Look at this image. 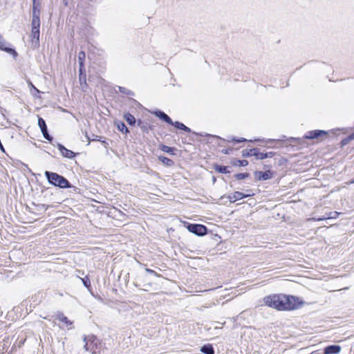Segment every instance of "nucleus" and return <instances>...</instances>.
Segmentation results:
<instances>
[{
  "label": "nucleus",
  "instance_id": "bb28decb",
  "mask_svg": "<svg viewBox=\"0 0 354 354\" xmlns=\"http://www.w3.org/2000/svg\"><path fill=\"white\" fill-rule=\"evenodd\" d=\"M237 162H238L237 165L242 166V167H245V166L248 165V162L245 160H238Z\"/></svg>",
  "mask_w": 354,
  "mask_h": 354
},
{
  "label": "nucleus",
  "instance_id": "58836bf2",
  "mask_svg": "<svg viewBox=\"0 0 354 354\" xmlns=\"http://www.w3.org/2000/svg\"><path fill=\"white\" fill-rule=\"evenodd\" d=\"M220 328L219 326H215V328Z\"/></svg>",
  "mask_w": 354,
  "mask_h": 354
},
{
  "label": "nucleus",
  "instance_id": "c756f323",
  "mask_svg": "<svg viewBox=\"0 0 354 354\" xmlns=\"http://www.w3.org/2000/svg\"><path fill=\"white\" fill-rule=\"evenodd\" d=\"M234 141L236 142H245V141H247L246 139L245 138H241V140H236V139H233Z\"/></svg>",
  "mask_w": 354,
  "mask_h": 354
},
{
  "label": "nucleus",
  "instance_id": "1a4fd4ad",
  "mask_svg": "<svg viewBox=\"0 0 354 354\" xmlns=\"http://www.w3.org/2000/svg\"><path fill=\"white\" fill-rule=\"evenodd\" d=\"M342 348L338 345H331L324 348V354H338L340 353Z\"/></svg>",
  "mask_w": 354,
  "mask_h": 354
},
{
  "label": "nucleus",
  "instance_id": "cd10ccee",
  "mask_svg": "<svg viewBox=\"0 0 354 354\" xmlns=\"http://www.w3.org/2000/svg\"><path fill=\"white\" fill-rule=\"evenodd\" d=\"M248 174H239L236 175V178H237V179L241 180V179H243V178L248 177Z\"/></svg>",
  "mask_w": 354,
  "mask_h": 354
},
{
  "label": "nucleus",
  "instance_id": "4c0bfd02",
  "mask_svg": "<svg viewBox=\"0 0 354 354\" xmlns=\"http://www.w3.org/2000/svg\"><path fill=\"white\" fill-rule=\"evenodd\" d=\"M86 136L87 138V140H89V138L88 137V136L86 135Z\"/></svg>",
  "mask_w": 354,
  "mask_h": 354
},
{
  "label": "nucleus",
  "instance_id": "c85d7f7f",
  "mask_svg": "<svg viewBox=\"0 0 354 354\" xmlns=\"http://www.w3.org/2000/svg\"><path fill=\"white\" fill-rule=\"evenodd\" d=\"M253 152H250V151H243V156H251V154Z\"/></svg>",
  "mask_w": 354,
  "mask_h": 354
},
{
  "label": "nucleus",
  "instance_id": "ddd939ff",
  "mask_svg": "<svg viewBox=\"0 0 354 354\" xmlns=\"http://www.w3.org/2000/svg\"><path fill=\"white\" fill-rule=\"evenodd\" d=\"M250 152H253L251 156H254L257 159L263 160L267 158V155L265 153L259 152L256 149H250Z\"/></svg>",
  "mask_w": 354,
  "mask_h": 354
},
{
  "label": "nucleus",
  "instance_id": "f03ea898",
  "mask_svg": "<svg viewBox=\"0 0 354 354\" xmlns=\"http://www.w3.org/2000/svg\"><path fill=\"white\" fill-rule=\"evenodd\" d=\"M45 176H46L49 183L59 187L61 188L70 187L71 185L69 182L64 177L57 174V173L45 171Z\"/></svg>",
  "mask_w": 354,
  "mask_h": 354
},
{
  "label": "nucleus",
  "instance_id": "f257e3e1",
  "mask_svg": "<svg viewBox=\"0 0 354 354\" xmlns=\"http://www.w3.org/2000/svg\"><path fill=\"white\" fill-rule=\"evenodd\" d=\"M264 304L277 310H292L301 307L304 301L299 297L283 294H272L263 299Z\"/></svg>",
  "mask_w": 354,
  "mask_h": 354
},
{
  "label": "nucleus",
  "instance_id": "6e6552de",
  "mask_svg": "<svg viewBox=\"0 0 354 354\" xmlns=\"http://www.w3.org/2000/svg\"><path fill=\"white\" fill-rule=\"evenodd\" d=\"M250 196V194H244L240 192H235L228 196V199L230 202L234 203L238 200L242 199L243 198H246Z\"/></svg>",
  "mask_w": 354,
  "mask_h": 354
},
{
  "label": "nucleus",
  "instance_id": "2f4dec72",
  "mask_svg": "<svg viewBox=\"0 0 354 354\" xmlns=\"http://www.w3.org/2000/svg\"><path fill=\"white\" fill-rule=\"evenodd\" d=\"M267 155V158H272L274 156V153L269 152V153H265Z\"/></svg>",
  "mask_w": 354,
  "mask_h": 354
},
{
  "label": "nucleus",
  "instance_id": "ea45409f",
  "mask_svg": "<svg viewBox=\"0 0 354 354\" xmlns=\"http://www.w3.org/2000/svg\"><path fill=\"white\" fill-rule=\"evenodd\" d=\"M220 328L219 326H215V328Z\"/></svg>",
  "mask_w": 354,
  "mask_h": 354
},
{
  "label": "nucleus",
  "instance_id": "4468645a",
  "mask_svg": "<svg viewBox=\"0 0 354 354\" xmlns=\"http://www.w3.org/2000/svg\"><path fill=\"white\" fill-rule=\"evenodd\" d=\"M86 55L84 51H80L78 54V61L80 64V72L82 73V68L84 66V60L85 59Z\"/></svg>",
  "mask_w": 354,
  "mask_h": 354
},
{
  "label": "nucleus",
  "instance_id": "c9c22d12",
  "mask_svg": "<svg viewBox=\"0 0 354 354\" xmlns=\"http://www.w3.org/2000/svg\"><path fill=\"white\" fill-rule=\"evenodd\" d=\"M34 5L36 6V5H35V0H33V6Z\"/></svg>",
  "mask_w": 354,
  "mask_h": 354
},
{
  "label": "nucleus",
  "instance_id": "a878e982",
  "mask_svg": "<svg viewBox=\"0 0 354 354\" xmlns=\"http://www.w3.org/2000/svg\"><path fill=\"white\" fill-rule=\"evenodd\" d=\"M162 150L165 152L172 153L174 151V149L171 147H169L168 146H162Z\"/></svg>",
  "mask_w": 354,
  "mask_h": 354
},
{
  "label": "nucleus",
  "instance_id": "412c9836",
  "mask_svg": "<svg viewBox=\"0 0 354 354\" xmlns=\"http://www.w3.org/2000/svg\"><path fill=\"white\" fill-rule=\"evenodd\" d=\"M125 118H126L127 122L129 124H133L136 122V119L132 115L128 114L125 116Z\"/></svg>",
  "mask_w": 354,
  "mask_h": 354
},
{
  "label": "nucleus",
  "instance_id": "4be33fe9",
  "mask_svg": "<svg viewBox=\"0 0 354 354\" xmlns=\"http://www.w3.org/2000/svg\"><path fill=\"white\" fill-rule=\"evenodd\" d=\"M38 125L42 131L44 129L47 128L45 121L41 118H39L38 119Z\"/></svg>",
  "mask_w": 354,
  "mask_h": 354
},
{
  "label": "nucleus",
  "instance_id": "2eb2a0df",
  "mask_svg": "<svg viewBox=\"0 0 354 354\" xmlns=\"http://www.w3.org/2000/svg\"><path fill=\"white\" fill-rule=\"evenodd\" d=\"M201 351L205 354H214V350L212 345L207 344L201 348Z\"/></svg>",
  "mask_w": 354,
  "mask_h": 354
},
{
  "label": "nucleus",
  "instance_id": "0eeeda50",
  "mask_svg": "<svg viewBox=\"0 0 354 354\" xmlns=\"http://www.w3.org/2000/svg\"><path fill=\"white\" fill-rule=\"evenodd\" d=\"M255 179L258 180H266L271 178L272 172L270 170H268L265 172L262 171H256L254 174Z\"/></svg>",
  "mask_w": 354,
  "mask_h": 354
},
{
  "label": "nucleus",
  "instance_id": "39448f33",
  "mask_svg": "<svg viewBox=\"0 0 354 354\" xmlns=\"http://www.w3.org/2000/svg\"><path fill=\"white\" fill-rule=\"evenodd\" d=\"M328 135V131H322V130H314L309 131L305 136V138L307 139H315V138H321L323 140L326 138Z\"/></svg>",
  "mask_w": 354,
  "mask_h": 354
},
{
  "label": "nucleus",
  "instance_id": "72a5a7b5",
  "mask_svg": "<svg viewBox=\"0 0 354 354\" xmlns=\"http://www.w3.org/2000/svg\"><path fill=\"white\" fill-rule=\"evenodd\" d=\"M120 91L124 93V88L120 87Z\"/></svg>",
  "mask_w": 354,
  "mask_h": 354
},
{
  "label": "nucleus",
  "instance_id": "b1692460",
  "mask_svg": "<svg viewBox=\"0 0 354 354\" xmlns=\"http://www.w3.org/2000/svg\"><path fill=\"white\" fill-rule=\"evenodd\" d=\"M42 134L44 136V137L49 140V141H51L52 140V138L50 136V135L48 133V131H47V128L44 129L42 131Z\"/></svg>",
  "mask_w": 354,
  "mask_h": 354
},
{
  "label": "nucleus",
  "instance_id": "dca6fc26",
  "mask_svg": "<svg viewBox=\"0 0 354 354\" xmlns=\"http://www.w3.org/2000/svg\"><path fill=\"white\" fill-rule=\"evenodd\" d=\"M172 125H174L175 127H176L179 129L184 130L185 131H187V132L190 131V129L188 128L187 127H186L184 124H183L181 122H173Z\"/></svg>",
  "mask_w": 354,
  "mask_h": 354
},
{
  "label": "nucleus",
  "instance_id": "393cba45",
  "mask_svg": "<svg viewBox=\"0 0 354 354\" xmlns=\"http://www.w3.org/2000/svg\"><path fill=\"white\" fill-rule=\"evenodd\" d=\"M118 129L120 131H121L122 132L127 133L129 131L127 127H126V125L124 123H121L120 124H119Z\"/></svg>",
  "mask_w": 354,
  "mask_h": 354
},
{
  "label": "nucleus",
  "instance_id": "f704fd0d",
  "mask_svg": "<svg viewBox=\"0 0 354 354\" xmlns=\"http://www.w3.org/2000/svg\"><path fill=\"white\" fill-rule=\"evenodd\" d=\"M354 183V180H352L350 183H348V184H353Z\"/></svg>",
  "mask_w": 354,
  "mask_h": 354
},
{
  "label": "nucleus",
  "instance_id": "a211bd4d",
  "mask_svg": "<svg viewBox=\"0 0 354 354\" xmlns=\"http://www.w3.org/2000/svg\"><path fill=\"white\" fill-rule=\"evenodd\" d=\"M159 160L165 165L167 166H171L173 164V162L169 158H167L164 156H160Z\"/></svg>",
  "mask_w": 354,
  "mask_h": 354
},
{
  "label": "nucleus",
  "instance_id": "20e7f679",
  "mask_svg": "<svg viewBox=\"0 0 354 354\" xmlns=\"http://www.w3.org/2000/svg\"><path fill=\"white\" fill-rule=\"evenodd\" d=\"M187 230L196 235L203 236L207 233V228L200 224H189L187 226Z\"/></svg>",
  "mask_w": 354,
  "mask_h": 354
},
{
  "label": "nucleus",
  "instance_id": "5701e85b",
  "mask_svg": "<svg viewBox=\"0 0 354 354\" xmlns=\"http://www.w3.org/2000/svg\"><path fill=\"white\" fill-rule=\"evenodd\" d=\"M354 139V133H352L351 135H350L348 138L342 140V145H347L351 140H353Z\"/></svg>",
  "mask_w": 354,
  "mask_h": 354
},
{
  "label": "nucleus",
  "instance_id": "9b49d317",
  "mask_svg": "<svg viewBox=\"0 0 354 354\" xmlns=\"http://www.w3.org/2000/svg\"><path fill=\"white\" fill-rule=\"evenodd\" d=\"M58 149L59 151L62 153L63 156L66 157L68 158H72L75 156V153L73 151L66 149L63 145H59Z\"/></svg>",
  "mask_w": 354,
  "mask_h": 354
},
{
  "label": "nucleus",
  "instance_id": "f3484780",
  "mask_svg": "<svg viewBox=\"0 0 354 354\" xmlns=\"http://www.w3.org/2000/svg\"><path fill=\"white\" fill-rule=\"evenodd\" d=\"M31 37L32 38L35 39H36L35 43L38 44L39 39V29L32 28Z\"/></svg>",
  "mask_w": 354,
  "mask_h": 354
},
{
  "label": "nucleus",
  "instance_id": "7c9ffc66",
  "mask_svg": "<svg viewBox=\"0 0 354 354\" xmlns=\"http://www.w3.org/2000/svg\"><path fill=\"white\" fill-rule=\"evenodd\" d=\"M30 86L35 90L36 93H39V91L34 86V85L30 82Z\"/></svg>",
  "mask_w": 354,
  "mask_h": 354
},
{
  "label": "nucleus",
  "instance_id": "473e14b6",
  "mask_svg": "<svg viewBox=\"0 0 354 354\" xmlns=\"http://www.w3.org/2000/svg\"><path fill=\"white\" fill-rule=\"evenodd\" d=\"M146 271H147V272H149V273L156 274V272H155L153 270H151V269L147 268V269H146Z\"/></svg>",
  "mask_w": 354,
  "mask_h": 354
},
{
  "label": "nucleus",
  "instance_id": "9d476101",
  "mask_svg": "<svg viewBox=\"0 0 354 354\" xmlns=\"http://www.w3.org/2000/svg\"><path fill=\"white\" fill-rule=\"evenodd\" d=\"M0 49L6 53H8L12 55L14 57H16L17 55V52L14 49L8 48L6 46V43H5V41L3 39V37L1 36V34H0Z\"/></svg>",
  "mask_w": 354,
  "mask_h": 354
},
{
  "label": "nucleus",
  "instance_id": "aec40b11",
  "mask_svg": "<svg viewBox=\"0 0 354 354\" xmlns=\"http://www.w3.org/2000/svg\"><path fill=\"white\" fill-rule=\"evenodd\" d=\"M216 170L223 174H226L229 172L228 168L226 166H216Z\"/></svg>",
  "mask_w": 354,
  "mask_h": 354
},
{
  "label": "nucleus",
  "instance_id": "7ed1b4c3",
  "mask_svg": "<svg viewBox=\"0 0 354 354\" xmlns=\"http://www.w3.org/2000/svg\"><path fill=\"white\" fill-rule=\"evenodd\" d=\"M55 320H57L62 324V325L60 326V328H66L68 330H70L73 327V322L68 319L67 317H66L62 313L56 315Z\"/></svg>",
  "mask_w": 354,
  "mask_h": 354
},
{
  "label": "nucleus",
  "instance_id": "423d86ee",
  "mask_svg": "<svg viewBox=\"0 0 354 354\" xmlns=\"http://www.w3.org/2000/svg\"><path fill=\"white\" fill-rule=\"evenodd\" d=\"M40 18L39 10L37 9L36 6H33L32 10V28L39 29Z\"/></svg>",
  "mask_w": 354,
  "mask_h": 354
},
{
  "label": "nucleus",
  "instance_id": "e433bc0d",
  "mask_svg": "<svg viewBox=\"0 0 354 354\" xmlns=\"http://www.w3.org/2000/svg\"><path fill=\"white\" fill-rule=\"evenodd\" d=\"M225 153H227V150H225V151H223Z\"/></svg>",
  "mask_w": 354,
  "mask_h": 354
},
{
  "label": "nucleus",
  "instance_id": "6ab92c4d",
  "mask_svg": "<svg viewBox=\"0 0 354 354\" xmlns=\"http://www.w3.org/2000/svg\"><path fill=\"white\" fill-rule=\"evenodd\" d=\"M339 214V212H330V214H328L327 217L326 218H318V221H322V220H324V219H326V218H336L337 217V216Z\"/></svg>",
  "mask_w": 354,
  "mask_h": 354
},
{
  "label": "nucleus",
  "instance_id": "f8f14e48",
  "mask_svg": "<svg viewBox=\"0 0 354 354\" xmlns=\"http://www.w3.org/2000/svg\"><path fill=\"white\" fill-rule=\"evenodd\" d=\"M154 114L157 117L160 118V119H162V120L166 122L167 123H168L169 124H173V122H172L171 119L164 112L158 111L154 112Z\"/></svg>",
  "mask_w": 354,
  "mask_h": 354
}]
</instances>
